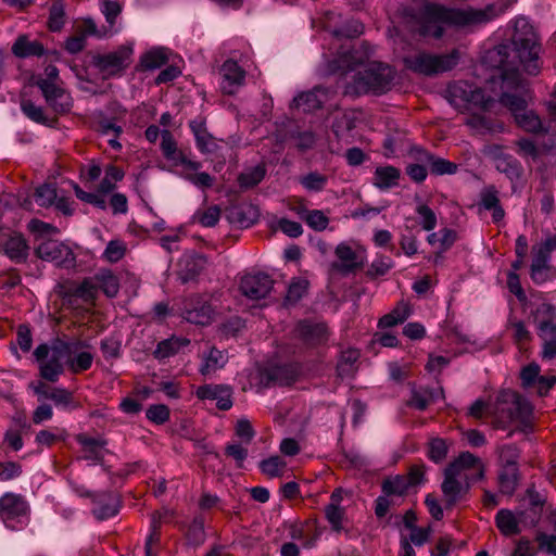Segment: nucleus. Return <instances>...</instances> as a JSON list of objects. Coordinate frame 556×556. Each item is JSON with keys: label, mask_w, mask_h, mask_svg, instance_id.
<instances>
[{"label": "nucleus", "mask_w": 556, "mask_h": 556, "mask_svg": "<svg viewBox=\"0 0 556 556\" xmlns=\"http://www.w3.org/2000/svg\"><path fill=\"white\" fill-rule=\"evenodd\" d=\"M36 85L42 91L47 103L56 113H66L71 110L73 105L72 98L63 88L43 78L38 79Z\"/></svg>", "instance_id": "11"}, {"label": "nucleus", "mask_w": 556, "mask_h": 556, "mask_svg": "<svg viewBox=\"0 0 556 556\" xmlns=\"http://www.w3.org/2000/svg\"><path fill=\"white\" fill-rule=\"evenodd\" d=\"M519 480V470L517 466L504 465L500 475V491L506 495H513L517 489Z\"/></svg>", "instance_id": "29"}, {"label": "nucleus", "mask_w": 556, "mask_h": 556, "mask_svg": "<svg viewBox=\"0 0 556 556\" xmlns=\"http://www.w3.org/2000/svg\"><path fill=\"white\" fill-rule=\"evenodd\" d=\"M337 261L330 265V270L348 276L363 268L364 262L353 249L346 243H340L334 250Z\"/></svg>", "instance_id": "12"}, {"label": "nucleus", "mask_w": 556, "mask_h": 556, "mask_svg": "<svg viewBox=\"0 0 556 556\" xmlns=\"http://www.w3.org/2000/svg\"><path fill=\"white\" fill-rule=\"evenodd\" d=\"M321 100L315 91H306L296 96L292 105L296 109H302L304 113H309L321 108Z\"/></svg>", "instance_id": "39"}, {"label": "nucleus", "mask_w": 556, "mask_h": 556, "mask_svg": "<svg viewBox=\"0 0 556 556\" xmlns=\"http://www.w3.org/2000/svg\"><path fill=\"white\" fill-rule=\"evenodd\" d=\"M541 45L534 27L526 20L518 18L510 42L501 43L489 51L491 65L502 71L503 88L500 102L508 108L514 117L527 110L530 99L528 83L522 79L518 66L529 75L541 70Z\"/></svg>", "instance_id": "1"}, {"label": "nucleus", "mask_w": 556, "mask_h": 556, "mask_svg": "<svg viewBox=\"0 0 556 556\" xmlns=\"http://www.w3.org/2000/svg\"><path fill=\"white\" fill-rule=\"evenodd\" d=\"M437 392L430 388H419L413 390L408 405L419 410H425L427 406L434 401Z\"/></svg>", "instance_id": "41"}, {"label": "nucleus", "mask_w": 556, "mask_h": 556, "mask_svg": "<svg viewBox=\"0 0 556 556\" xmlns=\"http://www.w3.org/2000/svg\"><path fill=\"white\" fill-rule=\"evenodd\" d=\"M197 396L201 400H216V405L222 410H227L232 406L230 389L225 386H201L197 390Z\"/></svg>", "instance_id": "21"}, {"label": "nucleus", "mask_w": 556, "mask_h": 556, "mask_svg": "<svg viewBox=\"0 0 556 556\" xmlns=\"http://www.w3.org/2000/svg\"><path fill=\"white\" fill-rule=\"evenodd\" d=\"M401 176L400 169L394 166H378L374 173V186L381 190L397 186Z\"/></svg>", "instance_id": "27"}, {"label": "nucleus", "mask_w": 556, "mask_h": 556, "mask_svg": "<svg viewBox=\"0 0 556 556\" xmlns=\"http://www.w3.org/2000/svg\"><path fill=\"white\" fill-rule=\"evenodd\" d=\"M540 370V366L535 363L529 364L526 367H523L520 372L522 386L530 387L535 382V380L539 381V377H541Z\"/></svg>", "instance_id": "64"}, {"label": "nucleus", "mask_w": 556, "mask_h": 556, "mask_svg": "<svg viewBox=\"0 0 556 556\" xmlns=\"http://www.w3.org/2000/svg\"><path fill=\"white\" fill-rule=\"evenodd\" d=\"M65 24V4L63 0H54L49 9L48 28L60 31Z\"/></svg>", "instance_id": "38"}, {"label": "nucleus", "mask_w": 556, "mask_h": 556, "mask_svg": "<svg viewBox=\"0 0 556 556\" xmlns=\"http://www.w3.org/2000/svg\"><path fill=\"white\" fill-rule=\"evenodd\" d=\"M56 189L53 184H43L36 188L34 199L39 206L49 207L58 200Z\"/></svg>", "instance_id": "42"}, {"label": "nucleus", "mask_w": 556, "mask_h": 556, "mask_svg": "<svg viewBox=\"0 0 556 556\" xmlns=\"http://www.w3.org/2000/svg\"><path fill=\"white\" fill-rule=\"evenodd\" d=\"M417 213L421 216V226L425 230L430 231L435 228L437 216L432 208L426 204H421L417 207Z\"/></svg>", "instance_id": "60"}, {"label": "nucleus", "mask_w": 556, "mask_h": 556, "mask_svg": "<svg viewBox=\"0 0 556 556\" xmlns=\"http://www.w3.org/2000/svg\"><path fill=\"white\" fill-rule=\"evenodd\" d=\"M28 505L21 495L7 493L0 498V517L4 522L26 515Z\"/></svg>", "instance_id": "17"}, {"label": "nucleus", "mask_w": 556, "mask_h": 556, "mask_svg": "<svg viewBox=\"0 0 556 556\" xmlns=\"http://www.w3.org/2000/svg\"><path fill=\"white\" fill-rule=\"evenodd\" d=\"M300 376L296 364L270 365L261 370V382L264 387H287L294 383Z\"/></svg>", "instance_id": "9"}, {"label": "nucleus", "mask_w": 556, "mask_h": 556, "mask_svg": "<svg viewBox=\"0 0 556 556\" xmlns=\"http://www.w3.org/2000/svg\"><path fill=\"white\" fill-rule=\"evenodd\" d=\"M409 489V481L404 475L388 477L381 482L382 493L386 495L404 496Z\"/></svg>", "instance_id": "31"}, {"label": "nucleus", "mask_w": 556, "mask_h": 556, "mask_svg": "<svg viewBox=\"0 0 556 556\" xmlns=\"http://www.w3.org/2000/svg\"><path fill=\"white\" fill-rule=\"evenodd\" d=\"M97 291V283L93 282L91 278H85L79 286L71 289L68 293L71 295L80 298L84 301H90L96 298Z\"/></svg>", "instance_id": "43"}, {"label": "nucleus", "mask_w": 556, "mask_h": 556, "mask_svg": "<svg viewBox=\"0 0 556 556\" xmlns=\"http://www.w3.org/2000/svg\"><path fill=\"white\" fill-rule=\"evenodd\" d=\"M507 7V3L503 0L488 3L483 8L471 5L446 8L433 3L426 4L424 9L425 24L422 26V34L439 39L444 33L442 24L465 31H473L504 14Z\"/></svg>", "instance_id": "2"}, {"label": "nucleus", "mask_w": 556, "mask_h": 556, "mask_svg": "<svg viewBox=\"0 0 556 556\" xmlns=\"http://www.w3.org/2000/svg\"><path fill=\"white\" fill-rule=\"evenodd\" d=\"M466 125L479 131H493L497 127H501V125L491 118L476 113L466 119Z\"/></svg>", "instance_id": "46"}, {"label": "nucleus", "mask_w": 556, "mask_h": 556, "mask_svg": "<svg viewBox=\"0 0 556 556\" xmlns=\"http://www.w3.org/2000/svg\"><path fill=\"white\" fill-rule=\"evenodd\" d=\"M189 343L190 341L186 338L172 337L159 342L153 355L157 359H165L177 354L182 346Z\"/></svg>", "instance_id": "30"}, {"label": "nucleus", "mask_w": 556, "mask_h": 556, "mask_svg": "<svg viewBox=\"0 0 556 556\" xmlns=\"http://www.w3.org/2000/svg\"><path fill=\"white\" fill-rule=\"evenodd\" d=\"M220 217V210L218 206H210L206 211L198 214V220L204 227L215 226Z\"/></svg>", "instance_id": "62"}, {"label": "nucleus", "mask_w": 556, "mask_h": 556, "mask_svg": "<svg viewBox=\"0 0 556 556\" xmlns=\"http://www.w3.org/2000/svg\"><path fill=\"white\" fill-rule=\"evenodd\" d=\"M125 251H126V249L122 242L112 240L106 245V249L104 251V256L111 263H116L121 258H123V256L125 255Z\"/></svg>", "instance_id": "63"}, {"label": "nucleus", "mask_w": 556, "mask_h": 556, "mask_svg": "<svg viewBox=\"0 0 556 556\" xmlns=\"http://www.w3.org/2000/svg\"><path fill=\"white\" fill-rule=\"evenodd\" d=\"M446 99L457 110L489 112L495 105V100L482 88L468 81L450 84L446 89Z\"/></svg>", "instance_id": "4"}, {"label": "nucleus", "mask_w": 556, "mask_h": 556, "mask_svg": "<svg viewBox=\"0 0 556 556\" xmlns=\"http://www.w3.org/2000/svg\"><path fill=\"white\" fill-rule=\"evenodd\" d=\"M146 415L150 421L162 425L169 418V408L164 404L151 405L147 409Z\"/></svg>", "instance_id": "57"}, {"label": "nucleus", "mask_w": 556, "mask_h": 556, "mask_svg": "<svg viewBox=\"0 0 556 556\" xmlns=\"http://www.w3.org/2000/svg\"><path fill=\"white\" fill-rule=\"evenodd\" d=\"M429 168L433 175H452L457 172L458 165L456 163L450 162L448 160L434 155L429 165Z\"/></svg>", "instance_id": "47"}, {"label": "nucleus", "mask_w": 556, "mask_h": 556, "mask_svg": "<svg viewBox=\"0 0 556 556\" xmlns=\"http://www.w3.org/2000/svg\"><path fill=\"white\" fill-rule=\"evenodd\" d=\"M359 357L357 350H348L341 354L337 365L338 376L341 378L352 377L356 371L355 363Z\"/></svg>", "instance_id": "37"}, {"label": "nucleus", "mask_w": 556, "mask_h": 556, "mask_svg": "<svg viewBox=\"0 0 556 556\" xmlns=\"http://www.w3.org/2000/svg\"><path fill=\"white\" fill-rule=\"evenodd\" d=\"M368 46L363 43L358 49H352L342 53L338 60L334 61L336 70L348 74L354 71L356 66L363 65L369 59Z\"/></svg>", "instance_id": "19"}, {"label": "nucleus", "mask_w": 556, "mask_h": 556, "mask_svg": "<svg viewBox=\"0 0 556 556\" xmlns=\"http://www.w3.org/2000/svg\"><path fill=\"white\" fill-rule=\"evenodd\" d=\"M265 175V165L258 164L242 172L238 176V184L242 189H251L257 186L264 179Z\"/></svg>", "instance_id": "34"}, {"label": "nucleus", "mask_w": 556, "mask_h": 556, "mask_svg": "<svg viewBox=\"0 0 556 556\" xmlns=\"http://www.w3.org/2000/svg\"><path fill=\"white\" fill-rule=\"evenodd\" d=\"M304 220L307 225L316 231H323L329 224V218L319 210L307 211L304 210Z\"/></svg>", "instance_id": "48"}, {"label": "nucleus", "mask_w": 556, "mask_h": 556, "mask_svg": "<svg viewBox=\"0 0 556 556\" xmlns=\"http://www.w3.org/2000/svg\"><path fill=\"white\" fill-rule=\"evenodd\" d=\"M63 340L55 339L51 346V357L49 361L43 362L40 365V376L45 380L50 382H56L60 375L63 374L64 367L62 364V358L67 357L66 353L63 351Z\"/></svg>", "instance_id": "13"}, {"label": "nucleus", "mask_w": 556, "mask_h": 556, "mask_svg": "<svg viewBox=\"0 0 556 556\" xmlns=\"http://www.w3.org/2000/svg\"><path fill=\"white\" fill-rule=\"evenodd\" d=\"M497 168L505 173L510 179H518L522 175V167L516 160H503Z\"/></svg>", "instance_id": "61"}, {"label": "nucleus", "mask_w": 556, "mask_h": 556, "mask_svg": "<svg viewBox=\"0 0 556 556\" xmlns=\"http://www.w3.org/2000/svg\"><path fill=\"white\" fill-rule=\"evenodd\" d=\"M457 52L450 54L433 55L426 52H419L415 55L404 58L406 68L427 76L443 73L452 70L457 64Z\"/></svg>", "instance_id": "6"}, {"label": "nucleus", "mask_w": 556, "mask_h": 556, "mask_svg": "<svg viewBox=\"0 0 556 556\" xmlns=\"http://www.w3.org/2000/svg\"><path fill=\"white\" fill-rule=\"evenodd\" d=\"M223 76V91L232 94L239 86L244 81V71L233 60H227L220 67Z\"/></svg>", "instance_id": "20"}, {"label": "nucleus", "mask_w": 556, "mask_h": 556, "mask_svg": "<svg viewBox=\"0 0 556 556\" xmlns=\"http://www.w3.org/2000/svg\"><path fill=\"white\" fill-rule=\"evenodd\" d=\"M447 446L442 439H433L429 443L428 456L434 463H440L446 457Z\"/></svg>", "instance_id": "58"}, {"label": "nucleus", "mask_w": 556, "mask_h": 556, "mask_svg": "<svg viewBox=\"0 0 556 556\" xmlns=\"http://www.w3.org/2000/svg\"><path fill=\"white\" fill-rule=\"evenodd\" d=\"M363 31H364V25L359 21L352 20V21L346 22L341 27L336 28L333 30V35L336 37L356 38L359 35H362Z\"/></svg>", "instance_id": "51"}, {"label": "nucleus", "mask_w": 556, "mask_h": 556, "mask_svg": "<svg viewBox=\"0 0 556 556\" xmlns=\"http://www.w3.org/2000/svg\"><path fill=\"white\" fill-rule=\"evenodd\" d=\"M496 527L505 536L519 534L521 529L518 519L509 509H501L495 517Z\"/></svg>", "instance_id": "28"}, {"label": "nucleus", "mask_w": 556, "mask_h": 556, "mask_svg": "<svg viewBox=\"0 0 556 556\" xmlns=\"http://www.w3.org/2000/svg\"><path fill=\"white\" fill-rule=\"evenodd\" d=\"M180 177L188 180L192 185L201 188L208 189L214 185L215 178L211 176L208 173L192 170V169H182L180 172Z\"/></svg>", "instance_id": "40"}, {"label": "nucleus", "mask_w": 556, "mask_h": 556, "mask_svg": "<svg viewBox=\"0 0 556 556\" xmlns=\"http://www.w3.org/2000/svg\"><path fill=\"white\" fill-rule=\"evenodd\" d=\"M93 356L89 352H80L75 357L67 359V363L73 372L87 370L91 367Z\"/></svg>", "instance_id": "54"}, {"label": "nucleus", "mask_w": 556, "mask_h": 556, "mask_svg": "<svg viewBox=\"0 0 556 556\" xmlns=\"http://www.w3.org/2000/svg\"><path fill=\"white\" fill-rule=\"evenodd\" d=\"M307 281L306 280H296L293 281L287 291L285 301L290 304L296 303L306 292Z\"/></svg>", "instance_id": "59"}, {"label": "nucleus", "mask_w": 556, "mask_h": 556, "mask_svg": "<svg viewBox=\"0 0 556 556\" xmlns=\"http://www.w3.org/2000/svg\"><path fill=\"white\" fill-rule=\"evenodd\" d=\"M549 253V247L543 243L532 247L531 278L536 283L547 279Z\"/></svg>", "instance_id": "16"}, {"label": "nucleus", "mask_w": 556, "mask_h": 556, "mask_svg": "<svg viewBox=\"0 0 556 556\" xmlns=\"http://www.w3.org/2000/svg\"><path fill=\"white\" fill-rule=\"evenodd\" d=\"M166 160L173 162L175 166L182 165L184 169H192V170H199L202 167V164L197 161L189 160L185 153L176 149L174 153H169L165 156Z\"/></svg>", "instance_id": "53"}, {"label": "nucleus", "mask_w": 556, "mask_h": 556, "mask_svg": "<svg viewBox=\"0 0 556 556\" xmlns=\"http://www.w3.org/2000/svg\"><path fill=\"white\" fill-rule=\"evenodd\" d=\"M515 121L518 124V126L525 129L526 131L533 134L546 132V129L543 127L541 118L534 111L526 110L521 113H517Z\"/></svg>", "instance_id": "33"}, {"label": "nucleus", "mask_w": 556, "mask_h": 556, "mask_svg": "<svg viewBox=\"0 0 556 556\" xmlns=\"http://www.w3.org/2000/svg\"><path fill=\"white\" fill-rule=\"evenodd\" d=\"M206 263V257L202 254L194 253L186 256L181 260L180 269L178 271L180 281L187 283L194 280L204 270Z\"/></svg>", "instance_id": "23"}, {"label": "nucleus", "mask_w": 556, "mask_h": 556, "mask_svg": "<svg viewBox=\"0 0 556 556\" xmlns=\"http://www.w3.org/2000/svg\"><path fill=\"white\" fill-rule=\"evenodd\" d=\"M168 62L166 49L156 48L148 51L141 56L140 65L143 70H155L165 65Z\"/></svg>", "instance_id": "36"}, {"label": "nucleus", "mask_w": 556, "mask_h": 556, "mask_svg": "<svg viewBox=\"0 0 556 556\" xmlns=\"http://www.w3.org/2000/svg\"><path fill=\"white\" fill-rule=\"evenodd\" d=\"M286 139L294 141L301 153L312 150L316 144V135L312 130H302L298 125L291 124L286 132Z\"/></svg>", "instance_id": "25"}, {"label": "nucleus", "mask_w": 556, "mask_h": 556, "mask_svg": "<svg viewBox=\"0 0 556 556\" xmlns=\"http://www.w3.org/2000/svg\"><path fill=\"white\" fill-rule=\"evenodd\" d=\"M274 287V280L265 273L248 274L241 278L240 291L251 300L266 298Z\"/></svg>", "instance_id": "10"}, {"label": "nucleus", "mask_w": 556, "mask_h": 556, "mask_svg": "<svg viewBox=\"0 0 556 556\" xmlns=\"http://www.w3.org/2000/svg\"><path fill=\"white\" fill-rule=\"evenodd\" d=\"M394 77L395 71L390 65L370 62L345 81L343 93L351 97L367 93L380 96L391 89Z\"/></svg>", "instance_id": "3"}, {"label": "nucleus", "mask_w": 556, "mask_h": 556, "mask_svg": "<svg viewBox=\"0 0 556 556\" xmlns=\"http://www.w3.org/2000/svg\"><path fill=\"white\" fill-rule=\"evenodd\" d=\"M468 488V485L464 488L457 479L444 478L441 489L445 496L446 508H452L460 498L462 493L467 492Z\"/></svg>", "instance_id": "32"}, {"label": "nucleus", "mask_w": 556, "mask_h": 556, "mask_svg": "<svg viewBox=\"0 0 556 556\" xmlns=\"http://www.w3.org/2000/svg\"><path fill=\"white\" fill-rule=\"evenodd\" d=\"M495 414L494 428L505 429L507 424L513 420H520L526 424L532 414V406L519 393L503 390L496 399Z\"/></svg>", "instance_id": "5"}, {"label": "nucleus", "mask_w": 556, "mask_h": 556, "mask_svg": "<svg viewBox=\"0 0 556 556\" xmlns=\"http://www.w3.org/2000/svg\"><path fill=\"white\" fill-rule=\"evenodd\" d=\"M92 501L97 505L93 508V514L99 520L113 517L118 513L119 500L113 492L97 494L93 496Z\"/></svg>", "instance_id": "22"}, {"label": "nucleus", "mask_w": 556, "mask_h": 556, "mask_svg": "<svg viewBox=\"0 0 556 556\" xmlns=\"http://www.w3.org/2000/svg\"><path fill=\"white\" fill-rule=\"evenodd\" d=\"M393 266L392 261L389 257L381 256L374 261L366 270V276L370 279H375L379 276H384Z\"/></svg>", "instance_id": "52"}, {"label": "nucleus", "mask_w": 556, "mask_h": 556, "mask_svg": "<svg viewBox=\"0 0 556 556\" xmlns=\"http://www.w3.org/2000/svg\"><path fill=\"white\" fill-rule=\"evenodd\" d=\"M94 279L97 280L98 289H101L103 293L109 298H114L119 291L118 279L109 269L99 271Z\"/></svg>", "instance_id": "35"}, {"label": "nucleus", "mask_w": 556, "mask_h": 556, "mask_svg": "<svg viewBox=\"0 0 556 556\" xmlns=\"http://www.w3.org/2000/svg\"><path fill=\"white\" fill-rule=\"evenodd\" d=\"M3 251L12 261L23 263L27 260L29 247L22 233L14 232L2 242Z\"/></svg>", "instance_id": "24"}, {"label": "nucleus", "mask_w": 556, "mask_h": 556, "mask_svg": "<svg viewBox=\"0 0 556 556\" xmlns=\"http://www.w3.org/2000/svg\"><path fill=\"white\" fill-rule=\"evenodd\" d=\"M74 191L76 197L89 204H92L93 206L105 210L106 208V202L104 197H102L99 192H86L84 191L77 184L73 185Z\"/></svg>", "instance_id": "49"}, {"label": "nucleus", "mask_w": 556, "mask_h": 556, "mask_svg": "<svg viewBox=\"0 0 556 556\" xmlns=\"http://www.w3.org/2000/svg\"><path fill=\"white\" fill-rule=\"evenodd\" d=\"M213 308L201 296H191L185 304V318L189 323L205 326L212 321Z\"/></svg>", "instance_id": "14"}, {"label": "nucleus", "mask_w": 556, "mask_h": 556, "mask_svg": "<svg viewBox=\"0 0 556 556\" xmlns=\"http://www.w3.org/2000/svg\"><path fill=\"white\" fill-rule=\"evenodd\" d=\"M327 180V176L317 172H311L307 175L301 177L300 182L308 191L318 192L325 188Z\"/></svg>", "instance_id": "45"}, {"label": "nucleus", "mask_w": 556, "mask_h": 556, "mask_svg": "<svg viewBox=\"0 0 556 556\" xmlns=\"http://www.w3.org/2000/svg\"><path fill=\"white\" fill-rule=\"evenodd\" d=\"M187 539L192 545H200L204 542V521L202 518H194L187 531Z\"/></svg>", "instance_id": "50"}, {"label": "nucleus", "mask_w": 556, "mask_h": 556, "mask_svg": "<svg viewBox=\"0 0 556 556\" xmlns=\"http://www.w3.org/2000/svg\"><path fill=\"white\" fill-rule=\"evenodd\" d=\"M325 515L334 531L338 532L342 529L341 521L344 516L343 508L337 504H328L325 507Z\"/></svg>", "instance_id": "55"}, {"label": "nucleus", "mask_w": 556, "mask_h": 556, "mask_svg": "<svg viewBox=\"0 0 556 556\" xmlns=\"http://www.w3.org/2000/svg\"><path fill=\"white\" fill-rule=\"evenodd\" d=\"M21 109L23 113L31 121L40 124H46L47 117L45 116L42 109L40 106L35 105L33 101L22 100Z\"/></svg>", "instance_id": "56"}, {"label": "nucleus", "mask_w": 556, "mask_h": 556, "mask_svg": "<svg viewBox=\"0 0 556 556\" xmlns=\"http://www.w3.org/2000/svg\"><path fill=\"white\" fill-rule=\"evenodd\" d=\"M35 254L42 261L54 262L62 268H74L76 266V256L73 250L65 243L56 240H46L36 249Z\"/></svg>", "instance_id": "7"}, {"label": "nucleus", "mask_w": 556, "mask_h": 556, "mask_svg": "<svg viewBox=\"0 0 556 556\" xmlns=\"http://www.w3.org/2000/svg\"><path fill=\"white\" fill-rule=\"evenodd\" d=\"M286 466V462L278 455L263 459L260 463L262 472L270 478L281 476V471Z\"/></svg>", "instance_id": "44"}, {"label": "nucleus", "mask_w": 556, "mask_h": 556, "mask_svg": "<svg viewBox=\"0 0 556 556\" xmlns=\"http://www.w3.org/2000/svg\"><path fill=\"white\" fill-rule=\"evenodd\" d=\"M132 49L121 46L116 51L106 54H92L91 64L106 76L115 75L124 71L130 62Z\"/></svg>", "instance_id": "8"}, {"label": "nucleus", "mask_w": 556, "mask_h": 556, "mask_svg": "<svg viewBox=\"0 0 556 556\" xmlns=\"http://www.w3.org/2000/svg\"><path fill=\"white\" fill-rule=\"evenodd\" d=\"M296 332L301 340L308 345H316L327 340V327L323 323L302 320L296 326Z\"/></svg>", "instance_id": "18"}, {"label": "nucleus", "mask_w": 556, "mask_h": 556, "mask_svg": "<svg viewBox=\"0 0 556 556\" xmlns=\"http://www.w3.org/2000/svg\"><path fill=\"white\" fill-rule=\"evenodd\" d=\"M46 52L45 47L39 41H29L27 36L21 35L12 46V53L17 58L41 56Z\"/></svg>", "instance_id": "26"}, {"label": "nucleus", "mask_w": 556, "mask_h": 556, "mask_svg": "<svg viewBox=\"0 0 556 556\" xmlns=\"http://www.w3.org/2000/svg\"><path fill=\"white\" fill-rule=\"evenodd\" d=\"M260 217L257 206L252 203L235 204L226 208V218L230 224L248 228Z\"/></svg>", "instance_id": "15"}]
</instances>
